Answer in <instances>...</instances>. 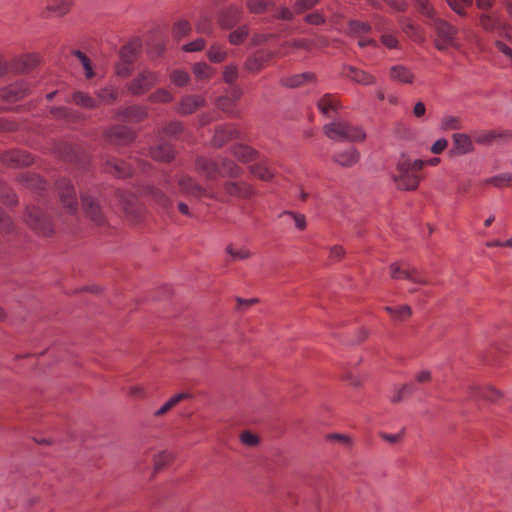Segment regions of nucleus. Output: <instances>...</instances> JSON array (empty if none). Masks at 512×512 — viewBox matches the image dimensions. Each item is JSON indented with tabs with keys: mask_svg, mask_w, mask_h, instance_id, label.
Wrapping results in <instances>:
<instances>
[{
	"mask_svg": "<svg viewBox=\"0 0 512 512\" xmlns=\"http://www.w3.org/2000/svg\"><path fill=\"white\" fill-rule=\"evenodd\" d=\"M425 166L424 160L411 161L402 155L397 162L396 173L392 179L399 190L411 191L417 189L420 177L417 172Z\"/></svg>",
	"mask_w": 512,
	"mask_h": 512,
	"instance_id": "f257e3e1",
	"label": "nucleus"
},
{
	"mask_svg": "<svg viewBox=\"0 0 512 512\" xmlns=\"http://www.w3.org/2000/svg\"><path fill=\"white\" fill-rule=\"evenodd\" d=\"M325 135L336 141L360 142L365 140L364 130L350 122L338 119L324 126Z\"/></svg>",
	"mask_w": 512,
	"mask_h": 512,
	"instance_id": "f03ea898",
	"label": "nucleus"
},
{
	"mask_svg": "<svg viewBox=\"0 0 512 512\" xmlns=\"http://www.w3.org/2000/svg\"><path fill=\"white\" fill-rule=\"evenodd\" d=\"M427 23L436 33L434 44L439 51H447L449 47L461 50V44L456 38L458 29L455 26L441 18H433Z\"/></svg>",
	"mask_w": 512,
	"mask_h": 512,
	"instance_id": "7ed1b4c3",
	"label": "nucleus"
},
{
	"mask_svg": "<svg viewBox=\"0 0 512 512\" xmlns=\"http://www.w3.org/2000/svg\"><path fill=\"white\" fill-rule=\"evenodd\" d=\"M25 222L36 233L49 236L54 228L50 218L38 207L27 208Z\"/></svg>",
	"mask_w": 512,
	"mask_h": 512,
	"instance_id": "20e7f679",
	"label": "nucleus"
},
{
	"mask_svg": "<svg viewBox=\"0 0 512 512\" xmlns=\"http://www.w3.org/2000/svg\"><path fill=\"white\" fill-rule=\"evenodd\" d=\"M160 81V74L144 69L129 83L128 90L133 95H142Z\"/></svg>",
	"mask_w": 512,
	"mask_h": 512,
	"instance_id": "39448f33",
	"label": "nucleus"
},
{
	"mask_svg": "<svg viewBox=\"0 0 512 512\" xmlns=\"http://www.w3.org/2000/svg\"><path fill=\"white\" fill-rule=\"evenodd\" d=\"M390 276L393 279H406L412 283L428 285V279L415 267L401 266L399 263L390 265Z\"/></svg>",
	"mask_w": 512,
	"mask_h": 512,
	"instance_id": "423d86ee",
	"label": "nucleus"
},
{
	"mask_svg": "<svg viewBox=\"0 0 512 512\" xmlns=\"http://www.w3.org/2000/svg\"><path fill=\"white\" fill-rule=\"evenodd\" d=\"M178 185L182 193L186 195H190L197 198L207 196L210 198L218 199L217 193L211 187H202L192 177L188 175L180 176L178 180Z\"/></svg>",
	"mask_w": 512,
	"mask_h": 512,
	"instance_id": "0eeeda50",
	"label": "nucleus"
},
{
	"mask_svg": "<svg viewBox=\"0 0 512 512\" xmlns=\"http://www.w3.org/2000/svg\"><path fill=\"white\" fill-rule=\"evenodd\" d=\"M373 27L380 33V42L388 49H397L399 47V40L395 32L388 26L385 18L375 16L373 18Z\"/></svg>",
	"mask_w": 512,
	"mask_h": 512,
	"instance_id": "6e6552de",
	"label": "nucleus"
},
{
	"mask_svg": "<svg viewBox=\"0 0 512 512\" xmlns=\"http://www.w3.org/2000/svg\"><path fill=\"white\" fill-rule=\"evenodd\" d=\"M56 188L58 190L60 200L67 212L71 214L75 213L77 211L78 203L74 187L67 179L63 178L56 183Z\"/></svg>",
	"mask_w": 512,
	"mask_h": 512,
	"instance_id": "1a4fd4ad",
	"label": "nucleus"
},
{
	"mask_svg": "<svg viewBox=\"0 0 512 512\" xmlns=\"http://www.w3.org/2000/svg\"><path fill=\"white\" fill-rule=\"evenodd\" d=\"M43 2V18H48L52 15L57 17H63L70 12L73 6L72 0H43Z\"/></svg>",
	"mask_w": 512,
	"mask_h": 512,
	"instance_id": "9d476101",
	"label": "nucleus"
},
{
	"mask_svg": "<svg viewBox=\"0 0 512 512\" xmlns=\"http://www.w3.org/2000/svg\"><path fill=\"white\" fill-rule=\"evenodd\" d=\"M389 79L392 82L402 85H412L416 80V76L412 69L403 64H395L388 70Z\"/></svg>",
	"mask_w": 512,
	"mask_h": 512,
	"instance_id": "9b49d317",
	"label": "nucleus"
},
{
	"mask_svg": "<svg viewBox=\"0 0 512 512\" xmlns=\"http://www.w3.org/2000/svg\"><path fill=\"white\" fill-rule=\"evenodd\" d=\"M196 170L205 175L207 180L212 181L221 173L220 157L211 159L206 157H198L195 162Z\"/></svg>",
	"mask_w": 512,
	"mask_h": 512,
	"instance_id": "f8f14e48",
	"label": "nucleus"
},
{
	"mask_svg": "<svg viewBox=\"0 0 512 512\" xmlns=\"http://www.w3.org/2000/svg\"><path fill=\"white\" fill-rule=\"evenodd\" d=\"M205 98L201 95H185L181 97L176 112L180 115H189L205 105Z\"/></svg>",
	"mask_w": 512,
	"mask_h": 512,
	"instance_id": "ddd939ff",
	"label": "nucleus"
},
{
	"mask_svg": "<svg viewBox=\"0 0 512 512\" xmlns=\"http://www.w3.org/2000/svg\"><path fill=\"white\" fill-rule=\"evenodd\" d=\"M107 141L112 144L125 145L131 142L135 135L134 132L125 126H114L106 132Z\"/></svg>",
	"mask_w": 512,
	"mask_h": 512,
	"instance_id": "4468645a",
	"label": "nucleus"
},
{
	"mask_svg": "<svg viewBox=\"0 0 512 512\" xmlns=\"http://www.w3.org/2000/svg\"><path fill=\"white\" fill-rule=\"evenodd\" d=\"M4 165L9 167L28 166L33 162L32 156L21 150H12L1 156Z\"/></svg>",
	"mask_w": 512,
	"mask_h": 512,
	"instance_id": "2eb2a0df",
	"label": "nucleus"
},
{
	"mask_svg": "<svg viewBox=\"0 0 512 512\" xmlns=\"http://www.w3.org/2000/svg\"><path fill=\"white\" fill-rule=\"evenodd\" d=\"M479 24L488 32L498 31L500 36H508L509 26L503 24L496 15L482 13L479 16Z\"/></svg>",
	"mask_w": 512,
	"mask_h": 512,
	"instance_id": "dca6fc26",
	"label": "nucleus"
},
{
	"mask_svg": "<svg viewBox=\"0 0 512 512\" xmlns=\"http://www.w3.org/2000/svg\"><path fill=\"white\" fill-rule=\"evenodd\" d=\"M242 16V9L236 4H231L225 8L219 15V24L222 28L231 29L234 27Z\"/></svg>",
	"mask_w": 512,
	"mask_h": 512,
	"instance_id": "f3484780",
	"label": "nucleus"
},
{
	"mask_svg": "<svg viewBox=\"0 0 512 512\" xmlns=\"http://www.w3.org/2000/svg\"><path fill=\"white\" fill-rule=\"evenodd\" d=\"M316 105L319 111L326 117H331L342 107L338 96L329 93L320 97Z\"/></svg>",
	"mask_w": 512,
	"mask_h": 512,
	"instance_id": "a211bd4d",
	"label": "nucleus"
},
{
	"mask_svg": "<svg viewBox=\"0 0 512 512\" xmlns=\"http://www.w3.org/2000/svg\"><path fill=\"white\" fill-rule=\"evenodd\" d=\"M240 137L239 130L232 124L219 126L213 137V144L217 147L223 146L230 140Z\"/></svg>",
	"mask_w": 512,
	"mask_h": 512,
	"instance_id": "6ab92c4d",
	"label": "nucleus"
},
{
	"mask_svg": "<svg viewBox=\"0 0 512 512\" xmlns=\"http://www.w3.org/2000/svg\"><path fill=\"white\" fill-rule=\"evenodd\" d=\"M343 75L344 77L365 86L372 85L376 82V78L372 74L353 66L345 67Z\"/></svg>",
	"mask_w": 512,
	"mask_h": 512,
	"instance_id": "aec40b11",
	"label": "nucleus"
},
{
	"mask_svg": "<svg viewBox=\"0 0 512 512\" xmlns=\"http://www.w3.org/2000/svg\"><path fill=\"white\" fill-rule=\"evenodd\" d=\"M144 193L163 210L168 212L172 208V200L162 189L148 185L144 188Z\"/></svg>",
	"mask_w": 512,
	"mask_h": 512,
	"instance_id": "412c9836",
	"label": "nucleus"
},
{
	"mask_svg": "<svg viewBox=\"0 0 512 512\" xmlns=\"http://www.w3.org/2000/svg\"><path fill=\"white\" fill-rule=\"evenodd\" d=\"M333 160L342 167H352L360 160V153L356 148L350 147L335 153Z\"/></svg>",
	"mask_w": 512,
	"mask_h": 512,
	"instance_id": "4be33fe9",
	"label": "nucleus"
},
{
	"mask_svg": "<svg viewBox=\"0 0 512 512\" xmlns=\"http://www.w3.org/2000/svg\"><path fill=\"white\" fill-rule=\"evenodd\" d=\"M224 190L227 195L238 198H249L254 193L252 186L244 182H226Z\"/></svg>",
	"mask_w": 512,
	"mask_h": 512,
	"instance_id": "5701e85b",
	"label": "nucleus"
},
{
	"mask_svg": "<svg viewBox=\"0 0 512 512\" xmlns=\"http://www.w3.org/2000/svg\"><path fill=\"white\" fill-rule=\"evenodd\" d=\"M82 204H83V210L85 214L97 225H101L104 222V217L102 215V212L96 202L94 200L87 196L82 195Z\"/></svg>",
	"mask_w": 512,
	"mask_h": 512,
	"instance_id": "b1692460",
	"label": "nucleus"
},
{
	"mask_svg": "<svg viewBox=\"0 0 512 512\" xmlns=\"http://www.w3.org/2000/svg\"><path fill=\"white\" fill-rule=\"evenodd\" d=\"M271 57L272 54L258 51L247 58L245 62V69L252 73L259 72L263 67H265Z\"/></svg>",
	"mask_w": 512,
	"mask_h": 512,
	"instance_id": "393cba45",
	"label": "nucleus"
},
{
	"mask_svg": "<svg viewBox=\"0 0 512 512\" xmlns=\"http://www.w3.org/2000/svg\"><path fill=\"white\" fill-rule=\"evenodd\" d=\"M315 75L311 72H304L300 74L284 76L281 78L280 83L288 88H297L306 83L314 82Z\"/></svg>",
	"mask_w": 512,
	"mask_h": 512,
	"instance_id": "a878e982",
	"label": "nucleus"
},
{
	"mask_svg": "<svg viewBox=\"0 0 512 512\" xmlns=\"http://www.w3.org/2000/svg\"><path fill=\"white\" fill-rule=\"evenodd\" d=\"M150 154L156 161L169 162L174 158L175 152L171 144L161 141L151 148Z\"/></svg>",
	"mask_w": 512,
	"mask_h": 512,
	"instance_id": "bb28decb",
	"label": "nucleus"
},
{
	"mask_svg": "<svg viewBox=\"0 0 512 512\" xmlns=\"http://www.w3.org/2000/svg\"><path fill=\"white\" fill-rule=\"evenodd\" d=\"M453 150L452 153L456 155H464L473 150V143L467 134L455 133L452 136Z\"/></svg>",
	"mask_w": 512,
	"mask_h": 512,
	"instance_id": "cd10ccee",
	"label": "nucleus"
},
{
	"mask_svg": "<svg viewBox=\"0 0 512 512\" xmlns=\"http://www.w3.org/2000/svg\"><path fill=\"white\" fill-rule=\"evenodd\" d=\"M27 87L24 83H15L0 91V98L6 102H14L23 98L26 94Z\"/></svg>",
	"mask_w": 512,
	"mask_h": 512,
	"instance_id": "c85d7f7f",
	"label": "nucleus"
},
{
	"mask_svg": "<svg viewBox=\"0 0 512 512\" xmlns=\"http://www.w3.org/2000/svg\"><path fill=\"white\" fill-rule=\"evenodd\" d=\"M118 197L126 214L130 215L133 220L137 221L139 219V213L136 197L124 192H119Z\"/></svg>",
	"mask_w": 512,
	"mask_h": 512,
	"instance_id": "c756f323",
	"label": "nucleus"
},
{
	"mask_svg": "<svg viewBox=\"0 0 512 512\" xmlns=\"http://www.w3.org/2000/svg\"><path fill=\"white\" fill-rule=\"evenodd\" d=\"M119 115L124 120L131 122H140L147 117L148 113L145 107L134 105L120 110Z\"/></svg>",
	"mask_w": 512,
	"mask_h": 512,
	"instance_id": "7c9ffc66",
	"label": "nucleus"
},
{
	"mask_svg": "<svg viewBox=\"0 0 512 512\" xmlns=\"http://www.w3.org/2000/svg\"><path fill=\"white\" fill-rule=\"evenodd\" d=\"M55 153L62 159L70 162L80 163L78 149L68 143H60L55 147Z\"/></svg>",
	"mask_w": 512,
	"mask_h": 512,
	"instance_id": "2f4dec72",
	"label": "nucleus"
},
{
	"mask_svg": "<svg viewBox=\"0 0 512 512\" xmlns=\"http://www.w3.org/2000/svg\"><path fill=\"white\" fill-rule=\"evenodd\" d=\"M39 63V57L36 54H27L22 57L17 58L14 61V69L17 72H28L35 68Z\"/></svg>",
	"mask_w": 512,
	"mask_h": 512,
	"instance_id": "473e14b6",
	"label": "nucleus"
},
{
	"mask_svg": "<svg viewBox=\"0 0 512 512\" xmlns=\"http://www.w3.org/2000/svg\"><path fill=\"white\" fill-rule=\"evenodd\" d=\"M106 170L116 177L125 178L132 175L133 169L123 161L111 160L107 162Z\"/></svg>",
	"mask_w": 512,
	"mask_h": 512,
	"instance_id": "72a5a7b5",
	"label": "nucleus"
},
{
	"mask_svg": "<svg viewBox=\"0 0 512 512\" xmlns=\"http://www.w3.org/2000/svg\"><path fill=\"white\" fill-rule=\"evenodd\" d=\"M98 103L112 104L119 97V89L117 86L109 84L96 92Z\"/></svg>",
	"mask_w": 512,
	"mask_h": 512,
	"instance_id": "f704fd0d",
	"label": "nucleus"
},
{
	"mask_svg": "<svg viewBox=\"0 0 512 512\" xmlns=\"http://www.w3.org/2000/svg\"><path fill=\"white\" fill-rule=\"evenodd\" d=\"M244 4L252 14H263L274 7L273 0H244Z\"/></svg>",
	"mask_w": 512,
	"mask_h": 512,
	"instance_id": "c9c22d12",
	"label": "nucleus"
},
{
	"mask_svg": "<svg viewBox=\"0 0 512 512\" xmlns=\"http://www.w3.org/2000/svg\"><path fill=\"white\" fill-rule=\"evenodd\" d=\"M232 154L241 162L247 163L256 158L257 152L248 146L239 144L232 148Z\"/></svg>",
	"mask_w": 512,
	"mask_h": 512,
	"instance_id": "e433bc0d",
	"label": "nucleus"
},
{
	"mask_svg": "<svg viewBox=\"0 0 512 512\" xmlns=\"http://www.w3.org/2000/svg\"><path fill=\"white\" fill-rule=\"evenodd\" d=\"M72 101L83 108L94 109L98 107V101L89 94L82 91H76L72 95Z\"/></svg>",
	"mask_w": 512,
	"mask_h": 512,
	"instance_id": "4c0bfd02",
	"label": "nucleus"
},
{
	"mask_svg": "<svg viewBox=\"0 0 512 512\" xmlns=\"http://www.w3.org/2000/svg\"><path fill=\"white\" fill-rule=\"evenodd\" d=\"M384 310L391 315L394 320L405 321L412 315V309L408 305L399 307L386 306Z\"/></svg>",
	"mask_w": 512,
	"mask_h": 512,
	"instance_id": "58836bf2",
	"label": "nucleus"
},
{
	"mask_svg": "<svg viewBox=\"0 0 512 512\" xmlns=\"http://www.w3.org/2000/svg\"><path fill=\"white\" fill-rule=\"evenodd\" d=\"M220 169L221 173L219 175H227L230 177H237L241 172L238 165L225 157H220Z\"/></svg>",
	"mask_w": 512,
	"mask_h": 512,
	"instance_id": "ea45409f",
	"label": "nucleus"
},
{
	"mask_svg": "<svg viewBox=\"0 0 512 512\" xmlns=\"http://www.w3.org/2000/svg\"><path fill=\"white\" fill-rule=\"evenodd\" d=\"M483 184L493 185L497 188L512 185V173H502L484 180Z\"/></svg>",
	"mask_w": 512,
	"mask_h": 512,
	"instance_id": "a19ab883",
	"label": "nucleus"
},
{
	"mask_svg": "<svg viewBox=\"0 0 512 512\" xmlns=\"http://www.w3.org/2000/svg\"><path fill=\"white\" fill-rule=\"evenodd\" d=\"M250 171L254 176L263 181H269L274 176V172L265 163L252 165Z\"/></svg>",
	"mask_w": 512,
	"mask_h": 512,
	"instance_id": "79ce46f5",
	"label": "nucleus"
},
{
	"mask_svg": "<svg viewBox=\"0 0 512 512\" xmlns=\"http://www.w3.org/2000/svg\"><path fill=\"white\" fill-rule=\"evenodd\" d=\"M372 29V26L366 22H362L359 20H351L348 23L347 32L351 35H362L369 33Z\"/></svg>",
	"mask_w": 512,
	"mask_h": 512,
	"instance_id": "37998d69",
	"label": "nucleus"
},
{
	"mask_svg": "<svg viewBox=\"0 0 512 512\" xmlns=\"http://www.w3.org/2000/svg\"><path fill=\"white\" fill-rule=\"evenodd\" d=\"M500 137H510V133L505 132V134H500L495 131H485V132L476 134L475 141L479 144L486 145V144H490V143L494 142L497 138H500Z\"/></svg>",
	"mask_w": 512,
	"mask_h": 512,
	"instance_id": "c03bdc74",
	"label": "nucleus"
},
{
	"mask_svg": "<svg viewBox=\"0 0 512 512\" xmlns=\"http://www.w3.org/2000/svg\"><path fill=\"white\" fill-rule=\"evenodd\" d=\"M226 253L229 254L234 261L248 259L251 255L250 251L245 247H235L233 244H229L226 247Z\"/></svg>",
	"mask_w": 512,
	"mask_h": 512,
	"instance_id": "a18cd8bd",
	"label": "nucleus"
},
{
	"mask_svg": "<svg viewBox=\"0 0 512 512\" xmlns=\"http://www.w3.org/2000/svg\"><path fill=\"white\" fill-rule=\"evenodd\" d=\"M172 100L173 95L166 88H159L149 96V101L154 103H169Z\"/></svg>",
	"mask_w": 512,
	"mask_h": 512,
	"instance_id": "49530a36",
	"label": "nucleus"
},
{
	"mask_svg": "<svg viewBox=\"0 0 512 512\" xmlns=\"http://www.w3.org/2000/svg\"><path fill=\"white\" fill-rule=\"evenodd\" d=\"M399 23L402 27V30L415 41H421L423 39L422 35L418 33L417 28L408 18H400Z\"/></svg>",
	"mask_w": 512,
	"mask_h": 512,
	"instance_id": "de8ad7c7",
	"label": "nucleus"
},
{
	"mask_svg": "<svg viewBox=\"0 0 512 512\" xmlns=\"http://www.w3.org/2000/svg\"><path fill=\"white\" fill-rule=\"evenodd\" d=\"M73 54L82 64V67H83L84 73H85V77L87 79L93 78L95 73H94V70L92 68V64H91L89 58L80 50H75L73 52Z\"/></svg>",
	"mask_w": 512,
	"mask_h": 512,
	"instance_id": "09e8293b",
	"label": "nucleus"
},
{
	"mask_svg": "<svg viewBox=\"0 0 512 512\" xmlns=\"http://www.w3.org/2000/svg\"><path fill=\"white\" fill-rule=\"evenodd\" d=\"M248 34L249 27L247 25H242L230 33L229 42L232 45H239L247 38Z\"/></svg>",
	"mask_w": 512,
	"mask_h": 512,
	"instance_id": "8fccbe9b",
	"label": "nucleus"
},
{
	"mask_svg": "<svg viewBox=\"0 0 512 512\" xmlns=\"http://www.w3.org/2000/svg\"><path fill=\"white\" fill-rule=\"evenodd\" d=\"M171 82L177 87H183L190 81L189 74L181 69H175L170 73Z\"/></svg>",
	"mask_w": 512,
	"mask_h": 512,
	"instance_id": "3c124183",
	"label": "nucleus"
},
{
	"mask_svg": "<svg viewBox=\"0 0 512 512\" xmlns=\"http://www.w3.org/2000/svg\"><path fill=\"white\" fill-rule=\"evenodd\" d=\"M210 61L219 63L225 60L227 52L217 43L213 44L207 52Z\"/></svg>",
	"mask_w": 512,
	"mask_h": 512,
	"instance_id": "603ef678",
	"label": "nucleus"
},
{
	"mask_svg": "<svg viewBox=\"0 0 512 512\" xmlns=\"http://www.w3.org/2000/svg\"><path fill=\"white\" fill-rule=\"evenodd\" d=\"M21 180L32 189L44 190L46 187V182L41 177L34 174H25L22 176Z\"/></svg>",
	"mask_w": 512,
	"mask_h": 512,
	"instance_id": "864d4df0",
	"label": "nucleus"
},
{
	"mask_svg": "<svg viewBox=\"0 0 512 512\" xmlns=\"http://www.w3.org/2000/svg\"><path fill=\"white\" fill-rule=\"evenodd\" d=\"M441 129L444 131L461 129V120L453 115H445L441 120Z\"/></svg>",
	"mask_w": 512,
	"mask_h": 512,
	"instance_id": "5fc2aeb1",
	"label": "nucleus"
},
{
	"mask_svg": "<svg viewBox=\"0 0 512 512\" xmlns=\"http://www.w3.org/2000/svg\"><path fill=\"white\" fill-rule=\"evenodd\" d=\"M416 7L422 15L428 18V22L432 21L433 18H437L434 8L428 0H417Z\"/></svg>",
	"mask_w": 512,
	"mask_h": 512,
	"instance_id": "6e6d98bb",
	"label": "nucleus"
},
{
	"mask_svg": "<svg viewBox=\"0 0 512 512\" xmlns=\"http://www.w3.org/2000/svg\"><path fill=\"white\" fill-rule=\"evenodd\" d=\"M449 7L460 16H465V8L472 5L473 0H445Z\"/></svg>",
	"mask_w": 512,
	"mask_h": 512,
	"instance_id": "4d7b16f0",
	"label": "nucleus"
},
{
	"mask_svg": "<svg viewBox=\"0 0 512 512\" xmlns=\"http://www.w3.org/2000/svg\"><path fill=\"white\" fill-rule=\"evenodd\" d=\"M193 72L198 79L204 80L210 78L212 69L206 63H196L193 66Z\"/></svg>",
	"mask_w": 512,
	"mask_h": 512,
	"instance_id": "13d9d810",
	"label": "nucleus"
},
{
	"mask_svg": "<svg viewBox=\"0 0 512 512\" xmlns=\"http://www.w3.org/2000/svg\"><path fill=\"white\" fill-rule=\"evenodd\" d=\"M190 31L191 25L185 20L178 21L173 27V34L176 38H183L188 35Z\"/></svg>",
	"mask_w": 512,
	"mask_h": 512,
	"instance_id": "bf43d9fd",
	"label": "nucleus"
},
{
	"mask_svg": "<svg viewBox=\"0 0 512 512\" xmlns=\"http://www.w3.org/2000/svg\"><path fill=\"white\" fill-rule=\"evenodd\" d=\"M136 57V48L133 44H127L123 46L120 50V60L132 63L134 62Z\"/></svg>",
	"mask_w": 512,
	"mask_h": 512,
	"instance_id": "052dcab7",
	"label": "nucleus"
},
{
	"mask_svg": "<svg viewBox=\"0 0 512 512\" xmlns=\"http://www.w3.org/2000/svg\"><path fill=\"white\" fill-rule=\"evenodd\" d=\"M171 460V455L166 451H160L157 455L154 456V470L159 471L163 467H165Z\"/></svg>",
	"mask_w": 512,
	"mask_h": 512,
	"instance_id": "680f3d73",
	"label": "nucleus"
},
{
	"mask_svg": "<svg viewBox=\"0 0 512 512\" xmlns=\"http://www.w3.org/2000/svg\"><path fill=\"white\" fill-rule=\"evenodd\" d=\"M483 388L484 386H481L479 384L470 383L466 387L467 398L472 400L483 399Z\"/></svg>",
	"mask_w": 512,
	"mask_h": 512,
	"instance_id": "e2e57ef3",
	"label": "nucleus"
},
{
	"mask_svg": "<svg viewBox=\"0 0 512 512\" xmlns=\"http://www.w3.org/2000/svg\"><path fill=\"white\" fill-rule=\"evenodd\" d=\"M238 78V68L235 65H227L223 70V79L228 84H233Z\"/></svg>",
	"mask_w": 512,
	"mask_h": 512,
	"instance_id": "0e129e2a",
	"label": "nucleus"
},
{
	"mask_svg": "<svg viewBox=\"0 0 512 512\" xmlns=\"http://www.w3.org/2000/svg\"><path fill=\"white\" fill-rule=\"evenodd\" d=\"M502 397V393L490 385H485L483 388V399L495 402Z\"/></svg>",
	"mask_w": 512,
	"mask_h": 512,
	"instance_id": "69168bd1",
	"label": "nucleus"
},
{
	"mask_svg": "<svg viewBox=\"0 0 512 512\" xmlns=\"http://www.w3.org/2000/svg\"><path fill=\"white\" fill-rule=\"evenodd\" d=\"M192 397V394L189 392H181L172 396L169 400L165 402V404L167 405L169 410H171L181 401L191 399Z\"/></svg>",
	"mask_w": 512,
	"mask_h": 512,
	"instance_id": "338daca9",
	"label": "nucleus"
},
{
	"mask_svg": "<svg viewBox=\"0 0 512 512\" xmlns=\"http://www.w3.org/2000/svg\"><path fill=\"white\" fill-rule=\"evenodd\" d=\"M132 63L120 60L115 67L116 75L119 77H127L131 74Z\"/></svg>",
	"mask_w": 512,
	"mask_h": 512,
	"instance_id": "774afa93",
	"label": "nucleus"
}]
</instances>
